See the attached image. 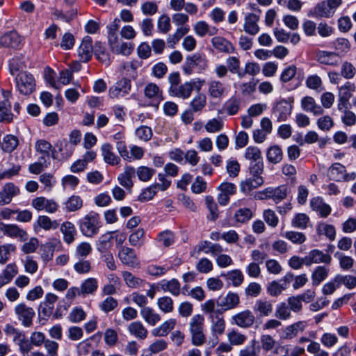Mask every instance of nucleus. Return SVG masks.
I'll return each instance as SVG.
<instances>
[{"label":"nucleus","instance_id":"49530a36","mask_svg":"<svg viewBox=\"0 0 356 356\" xmlns=\"http://www.w3.org/2000/svg\"><path fill=\"white\" fill-rule=\"evenodd\" d=\"M145 232L143 228H138L132 232L129 236L131 245L140 248L145 243Z\"/></svg>","mask_w":356,"mask_h":356},{"label":"nucleus","instance_id":"f257e3e1","mask_svg":"<svg viewBox=\"0 0 356 356\" xmlns=\"http://www.w3.org/2000/svg\"><path fill=\"white\" fill-rule=\"evenodd\" d=\"M168 80L170 83L168 92L170 96L186 99L191 96L193 91L195 83L186 81L180 84V74L178 72L169 74Z\"/></svg>","mask_w":356,"mask_h":356},{"label":"nucleus","instance_id":"f03ea898","mask_svg":"<svg viewBox=\"0 0 356 356\" xmlns=\"http://www.w3.org/2000/svg\"><path fill=\"white\" fill-rule=\"evenodd\" d=\"M188 326L192 344L195 346H202L206 342V335L204 333V316L201 314L193 316Z\"/></svg>","mask_w":356,"mask_h":356},{"label":"nucleus","instance_id":"2f4dec72","mask_svg":"<svg viewBox=\"0 0 356 356\" xmlns=\"http://www.w3.org/2000/svg\"><path fill=\"white\" fill-rule=\"evenodd\" d=\"M211 42L213 47L220 52L232 54L235 51L233 44L225 38L216 36L211 39Z\"/></svg>","mask_w":356,"mask_h":356},{"label":"nucleus","instance_id":"cd10ccee","mask_svg":"<svg viewBox=\"0 0 356 356\" xmlns=\"http://www.w3.org/2000/svg\"><path fill=\"white\" fill-rule=\"evenodd\" d=\"M58 298L54 293H47L44 300L40 304L39 312L45 317H49L54 312V304L57 302Z\"/></svg>","mask_w":356,"mask_h":356},{"label":"nucleus","instance_id":"f704fd0d","mask_svg":"<svg viewBox=\"0 0 356 356\" xmlns=\"http://www.w3.org/2000/svg\"><path fill=\"white\" fill-rule=\"evenodd\" d=\"M301 107L305 111L312 113L314 115H319L323 113L322 107L316 104L313 97L309 96L302 99Z\"/></svg>","mask_w":356,"mask_h":356},{"label":"nucleus","instance_id":"1a4fd4ad","mask_svg":"<svg viewBox=\"0 0 356 356\" xmlns=\"http://www.w3.org/2000/svg\"><path fill=\"white\" fill-rule=\"evenodd\" d=\"M202 252L216 256L222 253L223 248L218 243H213L209 241H202L193 248L191 255V257H197Z\"/></svg>","mask_w":356,"mask_h":356},{"label":"nucleus","instance_id":"4d7b16f0","mask_svg":"<svg viewBox=\"0 0 356 356\" xmlns=\"http://www.w3.org/2000/svg\"><path fill=\"white\" fill-rule=\"evenodd\" d=\"M224 277L229 281H230L232 285L235 287H238L241 285L243 282L244 276L241 270L235 269L228 271L224 275Z\"/></svg>","mask_w":356,"mask_h":356},{"label":"nucleus","instance_id":"3c124183","mask_svg":"<svg viewBox=\"0 0 356 356\" xmlns=\"http://www.w3.org/2000/svg\"><path fill=\"white\" fill-rule=\"evenodd\" d=\"M18 268L15 263H10L3 270L0 277L7 284L17 275Z\"/></svg>","mask_w":356,"mask_h":356},{"label":"nucleus","instance_id":"4c0bfd02","mask_svg":"<svg viewBox=\"0 0 356 356\" xmlns=\"http://www.w3.org/2000/svg\"><path fill=\"white\" fill-rule=\"evenodd\" d=\"M194 31L200 37H204L206 35H214L218 33V29L215 26L209 25L204 21H198L194 25Z\"/></svg>","mask_w":356,"mask_h":356},{"label":"nucleus","instance_id":"e433bc0d","mask_svg":"<svg viewBox=\"0 0 356 356\" xmlns=\"http://www.w3.org/2000/svg\"><path fill=\"white\" fill-rule=\"evenodd\" d=\"M327 177L330 180L335 181L343 180L346 177L345 167L339 163H334L328 169Z\"/></svg>","mask_w":356,"mask_h":356},{"label":"nucleus","instance_id":"864d4df0","mask_svg":"<svg viewBox=\"0 0 356 356\" xmlns=\"http://www.w3.org/2000/svg\"><path fill=\"white\" fill-rule=\"evenodd\" d=\"M282 150L278 145H273L270 147L266 153V157L269 162L272 163H278L282 159Z\"/></svg>","mask_w":356,"mask_h":356},{"label":"nucleus","instance_id":"774afa93","mask_svg":"<svg viewBox=\"0 0 356 356\" xmlns=\"http://www.w3.org/2000/svg\"><path fill=\"white\" fill-rule=\"evenodd\" d=\"M224 124L220 118H213L207 121L204 128L208 133H216L222 130Z\"/></svg>","mask_w":356,"mask_h":356},{"label":"nucleus","instance_id":"37998d69","mask_svg":"<svg viewBox=\"0 0 356 356\" xmlns=\"http://www.w3.org/2000/svg\"><path fill=\"white\" fill-rule=\"evenodd\" d=\"M60 231L63 234V240L67 244L72 243L74 241V236L76 234V230L74 225L69 221H66L61 225Z\"/></svg>","mask_w":356,"mask_h":356},{"label":"nucleus","instance_id":"7ed1b4c3","mask_svg":"<svg viewBox=\"0 0 356 356\" xmlns=\"http://www.w3.org/2000/svg\"><path fill=\"white\" fill-rule=\"evenodd\" d=\"M81 232L87 237H92L97 234L101 227L100 216L98 213L91 211L79 221Z\"/></svg>","mask_w":356,"mask_h":356},{"label":"nucleus","instance_id":"c756f323","mask_svg":"<svg viewBox=\"0 0 356 356\" xmlns=\"http://www.w3.org/2000/svg\"><path fill=\"white\" fill-rule=\"evenodd\" d=\"M136 170L133 166L126 165L123 172L119 175L118 180L119 184L127 189H131L133 186V178L135 177Z\"/></svg>","mask_w":356,"mask_h":356},{"label":"nucleus","instance_id":"f8f14e48","mask_svg":"<svg viewBox=\"0 0 356 356\" xmlns=\"http://www.w3.org/2000/svg\"><path fill=\"white\" fill-rule=\"evenodd\" d=\"M307 326L306 321H301L296 322L282 329L280 332V337L282 340H291L302 333Z\"/></svg>","mask_w":356,"mask_h":356},{"label":"nucleus","instance_id":"0eeeda50","mask_svg":"<svg viewBox=\"0 0 356 356\" xmlns=\"http://www.w3.org/2000/svg\"><path fill=\"white\" fill-rule=\"evenodd\" d=\"M15 83L17 90L23 95H29L35 88L33 76L27 72H19L15 78Z\"/></svg>","mask_w":356,"mask_h":356},{"label":"nucleus","instance_id":"473e14b6","mask_svg":"<svg viewBox=\"0 0 356 356\" xmlns=\"http://www.w3.org/2000/svg\"><path fill=\"white\" fill-rule=\"evenodd\" d=\"M158 286L164 292H169L174 296H178L181 292V284L175 278L170 280H163L158 284Z\"/></svg>","mask_w":356,"mask_h":356},{"label":"nucleus","instance_id":"a18cd8bd","mask_svg":"<svg viewBox=\"0 0 356 356\" xmlns=\"http://www.w3.org/2000/svg\"><path fill=\"white\" fill-rule=\"evenodd\" d=\"M36 226L46 230L50 229H56L59 227V222L54 220H52L47 216H39L35 225V229H36Z\"/></svg>","mask_w":356,"mask_h":356},{"label":"nucleus","instance_id":"052dcab7","mask_svg":"<svg viewBox=\"0 0 356 356\" xmlns=\"http://www.w3.org/2000/svg\"><path fill=\"white\" fill-rule=\"evenodd\" d=\"M98 284L95 278H88L81 285V293L83 296L93 293L97 289Z\"/></svg>","mask_w":356,"mask_h":356},{"label":"nucleus","instance_id":"f3484780","mask_svg":"<svg viewBox=\"0 0 356 356\" xmlns=\"http://www.w3.org/2000/svg\"><path fill=\"white\" fill-rule=\"evenodd\" d=\"M0 232L6 236L19 238L22 241H25L28 238L27 232L15 224L0 222Z\"/></svg>","mask_w":356,"mask_h":356},{"label":"nucleus","instance_id":"e2e57ef3","mask_svg":"<svg viewBox=\"0 0 356 356\" xmlns=\"http://www.w3.org/2000/svg\"><path fill=\"white\" fill-rule=\"evenodd\" d=\"M157 305L161 311L164 313H171L174 310V301L169 296H163L157 300Z\"/></svg>","mask_w":356,"mask_h":356},{"label":"nucleus","instance_id":"ea45409f","mask_svg":"<svg viewBox=\"0 0 356 356\" xmlns=\"http://www.w3.org/2000/svg\"><path fill=\"white\" fill-rule=\"evenodd\" d=\"M253 310L260 316H268L273 312V304L269 300L259 299L256 301Z\"/></svg>","mask_w":356,"mask_h":356},{"label":"nucleus","instance_id":"6e6552de","mask_svg":"<svg viewBox=\"0 0 356 356\" xmlns=\"http://www.w3.org/2000/svg\"><path fill=\"white\" fill-rule=\"evenodd\" d=\"M31 206L38 211H44L48 213H54L59 208V204L56 200L43 196L33 199Z\"/></svg>","mask_w":356,"mask_h":356},{"label":"nucleus","instance_id":"393cba45","mask_svg":"<svg viewBox=\"0 0 356 356\" xmlns=\"http://www.w3.org/2000/svg\"><path fill=\"white\" fill-rule=\"evenodd\" d=\"M331 261L332 257L330 254H325L318 249L311 250L308 254L306 255L307 266H309L312 264L323 263L330 264Z\"/></svg>","mask_w":356,"mask_h":356},{"label":"nucleus","instance_id":"a19ab883","mask_svg":"<svg viewBox=\"0 0 356 356\" xmlns=\"http://www.w3.org/2000/svg\"><path fill=\"white\" fill-rule=\"evenodd\" d=\"M177 324L175 318H170L163 322L160 326L152 330V334L155 337H165L172 331Z\"/></svg>","mask_w":356,"mask_h":356},{"label":"nucleus","instance_id":"6e6d98bb","mask_svg":"<svg viewBox=\"0 0 356 356\" xmlns=\"http://www.w3.org/2000/svg\"><path fill=\"white\" fill-rule=\"evenodd\" d=\"M83 207V200L79 195H72L65 202V208L68 212L79 210Z\"/></svg>","mask_w":356,"mask_h":356},{"label":"nucleus","instance_id":"bf43d9fd","mask_svg":"<svg viewBox=\"0 0 356 356\" xmlns=\"http://www.w3.org/2000/svg\"><path fill=\"white\" fill-rule=\"evenodd\" d=\"M122 278L127 286L130 288H138L143 285V280L138 277L134 276L128 271H123L122 273Z\"/></svg>","mask_w":356,"mask_h":356},{"label":"nucleus","instance_id":"6ab92c4d","mask_svg":"<svg viewBox=\"0 0 356 356\" xmlns=\"http://www.w3.org/2000/svg\"><path fill=\"white\" fill-rule=\"evenodd\" d=\"M240 302L241 301L238 294L229 291L225 296L218 298L217 305L222 310L227 311L238 307Z\"/></svg>","mask_w":356,"mask_h":356},{"label":"nucleus","instance_id":"58836bf2","mask_svg":"<svg viewBox=\"0 0 356 356\" xmlns=\"http://www.w3.org/2000/svg\"><path fill=\"white\" fill-rule=\"evenodd\" d=\"M129 332L138 339H145L147 337L148 331L140 321L131 323L127 328Z\"/></svg>","mask_w":356,"mask_h":356},{"label":"nucleus","instance_id":"79ce46f5","mask_svg":"<svg viewBox=\"0 0 356 356\" xmlns=\"http://www.w3.org/2000/svg\"><path fill=\"white\" fill-rule=\"evenodd\" d=\"M10 102L1 101L0 102V122L4 124H9L13 120V114L11 111Z\"/></svg>","mask_w":356,"mask_h":356},{"label":"nucleus","instance_id":"412c9836","mask_svg":"<svg viewBox=\"0 0 356 356\" xmlns=\"http://www.w3.org/2000/svg\"><path fill=\"white\" fill-rule=\"evenodd\" d=\"M209 318L211 323V330L212 334L216 337L222 335L225 330V321L220 311L217 309L216 313L209 316Z\"/></svg>","mask_w":356,"mask_h":356},{"label":"nucleus","instance_id":"4468645a","mask_svg":"<svg viewBox=\"0 0 356 356\" xmlns=\"http://www.w3.org/2000/svg\"><path fill=\"white\" fill-rule=\"evenodd\" d=\"M118 257L120 261L126 266L132 268L140 266V261L133 248L125 246L121 248L118 252Z\"/></svg>","mask_w":356,"mask_h":356},{"label":"nucleus","instance_id":"ddd939ff","mask_svg":"<svg viewBox=\"0 0 356 356\" xmlns=\"http://www.w3.org/2000/svg\"><path fill=\"white\" fill-rule=\"evenodd\" d=\"M15 312L19 321L25 327H30L35 316V311L32 307H28L24 303H20L15 306Z\"/></svg>","mask_w":356,"mask_h":356},{"label":"nucleus","instance_id":"69168bd1","mask_svg":"<svg viewBox=\"0 0 356 356\" xmlns=\"http://www.w3.org/2000/svg\"><path fill=\"white\" fill-rule=\"evenodd\" d=\"M244 156L247 160L254 163L258 161H262L261 150L254 146H249L245 149Z\"/></svg>","mask_w":356,"mask_h":356},{"label":"nucleus","instance_id":"aec40b11","mask_svg":"<svg viewBox=\"0 0 356 356\" xmlns=\"http://www.w3.org/2000/svg\"><path fill=\"white\" fill-rule=\"evenodd\" d=\"M95 51L91 37L85 36L78 48V55L81 62H88L90 60Z\"/></svg>","mask_w":356,"mask_h":356},{"label":"nucleus","instance_id":"680f3d73","mask_svg":"<svg viewBox=\"0 0 356 356\" xmlns=\"http://www.w3.org/2000/svg\"><path fill=\"white\" fill-rule=\"evenodd\" d=\"M334 282H336L337 287L343 284L351 289L356 286V277L351 275H337L334 277Z\"/></svg>","mask_w":356,"mask_h":356},{"label":"nucleus","instance_id":"603ef678","mask_svg":"<svg viewBox=\"0 0 356 356\" xmlns=\"http://www.w3.org/2000/svg\"><path fill=\"white\" fill-rule=\"evenodd\" d=\"M316 232L319 235H325L330 241H334L336 236L334 227L325 222L318 224L316 226Z\"/></svg>","mask_w":356,"mask_h":356},{"label":"nucleus","instance_id":"a211bd4d","mask_svg":"<svg viewBox=\"0 0 356 356\" xmlns=\"http://www.w3.org/2000/svg\"><path fill=\"white\" fill-rule=\"evenodd\" d=\"M228 92L227 87L219 80H211L208 83V95L214 99L221 100Z\"/></svg>","mask_w":356,"mask_h":356},{"label":"nucleus","instance_id":"4be33fe9","mask_svg":"<svg viewBox=\"0 0 356 356\" xmlns=\"http://www.w3.org/2000/svg\"><path fill=\"white\" fill-rule=\"evenodd\" d=\"M292 111V105L286 100L277 102L273 108V115L277 118V122H284L290 116Z\"/></svg>","mask_w":356,"mask_h":356},{"label":"nucleus","instance_id":"09e8293b","mask_svg":"<svg viewBox=\"0 0 356 356\" xmlns=\"http://www.w3.org/2000/svg\"><path fill=\"white\" fill-rule=\"evenodd\" d=\"M253 217V211L249 208H240L234 214V219L237 223L245 224Z\"/></svg>","mask_w":356,"mask_h":356},{"label":"nucleus","instance_id":"2eb2a0df","mask_svg":"<svg viewBox=\"0 0 356 356\" xmlns=\"http://www.w3.org/2000/svg\"><path fill=\"white\" fill-rule=\"evenodd\" d=\"M131 88V81L126 78L122 79L110 88L109 96L113 99L123 97L129 93Z\"/></svg>","mask_w":356,"mask_h":356},{"label":"nucleus","instance_id":"de8ad7c7","mask_svg":"<svg viewBox=\"0 0 356 356\" xmlns=\"http://www.w3.org/2000/svg\"><path fill=\"white\" fill-rule=\"evenodd\" d=\"M240 106L241 100L236 97H232L225 102L222 106V110L229 115H234L238 112Z\"/></svg>","mask_w":356,"mask_h":356},{"label":"nucleus","instance_id":"9b49d317","mask_svg":"<svg viewBox=\"0 0 356 356\" xmlns=\"http://www.w3.org/2000/svg\"><path fill=\"white\" fill-rule=\"evenodd\" d=\"M316 60L325 65L337 67L341 63V58L338 53L325 50H316L315 51Z\"/></svg>","mask_w":356,"mask_h":356},{"label":"nucleus","instance_id":"5fc2aeb1","mask_svg":"<svg viewBox=\"0 0 356 356\" xmlns=\"http://www.w3.org/2000/svg\"><path fill=\"white\" fill-rule=\"evenodd\" d=\"M19 140L15 136L8 134L3 138L2 149L6 152L10 153L17 148Z\"/></svg>","mask_w":356,"mask_h":356},{"label":"nucleus","instance_id":"bb28decb","mask_svg":"<svg viewBox=\"0 0 356 356\" xmlns=\"http://www.w3.org/2000/svg\"><path fill=\"white\" fill-rule=\"evenodd\" d=\"M259 16L254 13H248L244 18L243 29L244 31L250 35H257L260 30L258 22Z\"/></svg>","mask_w":356,"mask_h":356},{"label":"nucleus","instance_id":"7c9ffc66","mask_svg":"<svg viewBox=\"0 0 356 356\" xmlns=\"http://www.w3.org/2000/svg\"><path fill=\"white\" fill-rule=\"evenodd\" d=\"M264 183L262 177H252L247 178L240 184V189L242 193L248 194L252 190L261 186Z\"/></svg>","mask_w":356,"mask_h":356},{"label":"nucleus","instance_id":"20e7f679","mask_svg":"<svg viewBox=\"0 0 356 356\" xmlns=\"http://www.w3.org/2000/svg\"><path fill=\"white\" fill-rule=\"evenodd\" d=\"M290 193V188L286 184H282L277 187H268L257 193L259 200H272L275 204H278L285 200Z\"/></svg>","mask_w":356,"mask_h":356},{"label":"nucleus","instance_id":"423d86ee","mask_svg":"<svg viewBox=\"0 0 356 356\" xmlns=\"http://www.w3.org/2000/svg\"><path fill=\"white\" fill-rule=\"evenodd\" d=\"M207 67L208 60L205 55L195 53L186 58L185 63L182 66V70L185 74L191 75L193 73L195 68H197L200 72L205 70Z\"/></svg>","mask_w":356,"mask_h":356},{"label":"nucleus","instance_id":"c85d7f7f","mask_svg":"<svg viewBox=\"0 0 356 356\" xmlns=\"http://www.w3.org/2000/svg\"><path fill=\"white\" fill-rule=\"evenodd\" d=\"M102 156L104 162L112 166L118 165L121 163V159L114 152L110 143H104L101 147Z\"/></svg>","mask_w":356,"mask_h":356},{"label":"nucleus","instance_id":"c03bdc74","mask_svg":"<svg viewBox=\"0 0 356 356\" xmlns=\"http://www.w3.org/2000/svg\"><path fill=\"white\" fill-rule=\"evenodd\" d=\"M140 315L143 318L152 326L155 325L161 319L160 314L149 307L142 308Z\"/></svg>","mask_w":356,"mask_h":356},{"label":"nucleus","instance_id":"39448f33","mask_svg":"<svg viewBox=\"0 0 356 356\" xmlns=\"http://www.w3.org/2000/svg\"><path fill=\"white\" fill-rule=\"evenodd\" d=\"M340 6L341 4L332 0H323L314 6L310 10L309 15L317 19H329L334 16Z\"/></svg>","mask_w":356,"mask_h":356},{"label":"nucleus","instance_id":"b1692460","mask_svg":"<svg viewBox=\"0 0 356 356\" xmlns=\"http://www.w3.org/2000/svg\"><path fill=\"white\" fill-rule=\"evenodd\" d=\"M108 44L112 52L116 54L129 56L134 49V43L124 42L119 38L115 41L109 42Z\"/></svg>","mask_w":356,"mask_h":356},{"label":"nucleus","instance_id":"c9c22d12","mask_svg":"<svg viewBox=\"0 0 356 356\" xmlns=\"http://www.w3.org/2000/svg\"><path fill=\"white\" fill-rule=\"evenodd\" d=\"M145 97L153 102H160L163 100L162 91L154 83H149L144 88Z\"/></svg>","mask_w":356,"mask_h":356},{"label":"nucleus","instance_id":"a878e982","mask_svg":"<svg viewBox=\"0 0 356 356\" xmlns=\"http://www.w3.org/2000/svg\"><path fill=\"white\" fill-rule=\"evenodd\" d=\"M19 188L13 183L6 184L0 191V205L9 204L13 197L19 195Z\"/></svg>","mask_w":356,"mask_h":356},{"label":"nucleus","instance_id":"5701e85b","mask_svg":"<svg viewBox=\"0 0 356 356\" xmlns=\"http://www.w3.org/2000/svg\"><path fill=\"white\" fill-rule=\"evenodd\" d=\"M311 209L318 213L320 217L325 218L332 211L331 207L325 203L323 199L321 197H314L310 200Z\"/></svg>","mask_w":356,"mask_h":356},{"label":"nucleus","instance_id":"338daca9","mask_svg":"<svg viewBox=\"0 0 356 356\" xmlns=\"http://www.w3.org/2000/svg\"><path fill=\"white\" fill-rule=\"evenodd\" d=\"M205 204L210 213L209 218L212 221H215L218 218V209L213 197L211 195L206 196Z\"/></svg>","mask_w":356,"mask_h":356},{"label":"nucleus","instance_id":"dca6fc26","mask_svg":"<svg viewBox=\"0 0 356 356\" xmlns=\"http://www.w3.org/2000/svg\"><path fill=\"white\" fill-rule=\"evenodd\" d=\"M254 321L255 317L249 309L241 311L232 316V323L243 328L250 327Z\"/></svg>","mask_w":356,"mask_h":356},{"label":"nucleus","instance_id":"0e129e2a","mask_svg":"<svg viewBox=\"0 0 356 356\" xmlns=\"http://www.w3.org/2000/svg\"><path fill=\"white\" fill-rule=\"evenodd\" d=\"M16 247L13 244H4L0 245V264H6L10 259V254L15 252Z\"/></svg>","mask_w":356,"mask_h":356},{"label":"nucleus","instance_id":"9d476101","mask_svg":"<svg viewBox=\"0 0 356 356\" xmlns=\"http://www.w3.org/2000/svg\"><path fill=\"white\" fill-rule=\"evenodd\" d=\"M293 280V274L287 273L281 280L280 282H271L267 287V292L273 297H277L282 292L289 288L290 283Z\"/></svg>","mask_w":356,"mask_h":356},{"label":"nucleus","instance_id":"8fccbe9b","mask_svg":"<svg viewBox=\"0 0 356 356\" xmlns=\"http://www.w3.org/2000/svg\"><path fill=\"white\" fill-rule=\"evenodd\" d=\"M329 268L323 266H317L312 274V284L318 286L321 282L325 280L328 275Z\"/></svg>","mask_w":356,"mask_h":356},{"label":"nucleus","instance_id":"13d9d810","mask_svg":"<svg viewBox=\"0 0 356 356\" xmlns=\"http://www.w3.org/2000/svg\"><path fill=\"white\" fill-rule=\"evenodd\" d=\"M309 222V217L303 213H296L291 220V226L300 229H305Z\"/></svg>","mask_w":356,"mask_h":356},{"label":"nucleus","instance_id":"72a5a7b5","mask_svg":"<svg viewBox=\"0 0 356 356\" xmlns=\"http://www.w3.org/2000/svg\"><path fill=\"white\" fill-rule=\"evenodd\" d=\"M21 42L22 38L15 31L6 33L0 38V44L6 47L18 48Z\"/></svg>","mask_w":356,"mask_h":356}]
</instances>
